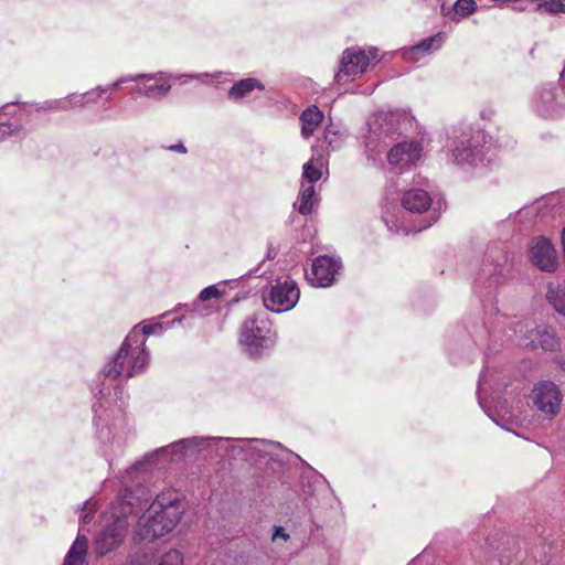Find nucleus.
<instances>
[{"label": "nucleus", "instance_id": "1", "mask_svg": "<svg viewBox=\"0 0 565 565\" xmlns=\"http://www.w3.org/2000/svg\"><path fill=\"white\" fill-rule=\"evenodd\" d=\"M149 359V352L143 348L142 334L130 331L94 381L92 391L95 398L93 404L95 426L99 441L111 450L110 452L107 449L104 450L109 468H113L111 455L120 451L125 445L124 433L121 430L114 433L111 427L121 428L125 422L124 411L128 404V395L124 386L116 381L128 380L143 373Z\"/></svg>", "mask_w": 565, "mask_h": 565}, {"label": "nucleus", "instance_id": "2", "mask_svg": "<svg viewBox=\"0 0 565 565\" xmlns=\"http://www.w3.org/2000/svg\"><path fill=\"white\" fill-rule=\"evenodd\" d=\"M150 500L151 494L142 484H137L134 489L125 487L111 503L107 523L95 539L97 555L104 556L121 544L127 534V516L146 508Z\"/></svg>", "mask_w": 565, "mask_h": 565}, {"label": "nucleus", "instance_id": "3", "mask_svg": "<svg viewBox=\"0 0 565 565\" xmlns=\"http://www.w3.org/2000/svg\"><path fill=\"white\" fill-rule=\"evenodd\" d=\"M185 507L175 491L159 493L136 525L134 537L149 542L171 532L184 514Z\"/></svg>", "mask_w": 565, "mask_h": 565}, {"label": "nucleus", "instance_id": "4", "mask_svg": "<svg viewBox=\"0 0 565 565\" xmlns=\"http://www.w3.org/2000/svg\"><path fill=\"white\" fill-rule=\"evenodd\" d=\"M413 117L405 110L379 111L369 122V135L365 138V154L373 163L380 161L386 147L413 127Z\"/></svg>", "mask_w": 565, "mask_h": 565}, {"label": "nucleus", "instance_id": "5", "mask_svg": "<svg viewBox=\"0 0 565 565\" xmlns=\"http://www.w3.org/2000/svg\"><path fill=\"white\" fill-rule=\"evenodd\" d=\"M446 160L462 168H477L490 164L493 154H489L487 136L483 131H454L446 142Z\"/></svg>", "mask_w": 565, "mask_h": 565}, {"label": "nucleus", "instance_id": "6", "mask_svg": "<svg viewBox=\"0 0 565 565\" xmlns=\"http://www.w3.org/2000/svg\"><path fill=\"white\" fill-rule=\"evenodd\" d=\"M42 110H70L66 98L46 100L43 104H29V103H8L0 107V121L12 126H17L14 131L3 132V140L9 137L15 139H23L28 130L25 128L30 118Z\"/></svg>", "mask_w": 565, "mask_h": 565}, {"label": "nucleus", "instance_id": "7", "mask_svg": "<svg viewBox=\"0 0 565 565\" xmlns=\"http://www.w3.org/2000/svg\"><path fill=\"white\" fill-rule=\"evenodd\" d=\"M382 56L375 46H351L340 55L334 73V83L343 85L360 78L370 67L375 66Z\"/></svg>", "mask_w": 565, "mask_h": 565}, {"label": "nucleus", "instance_id": "8", "mask_svg": "<svg viewBox=\"0 0 565 565\" xmlns=\"http://www.w3.org/2000/svg\"><path fill=\"white\" fill-rule=\"evenodd\" d=\"M276 342L271 326L264 315L248 317L241 328L239 343L252 358H259Z\"/></svg>", "mask_w": 565, "mask_h": 565}, {"label": "nucleus", "instance_id": "9", "mask_svg": "<svg viewBox=\"0 0 565 565\" xmlns=\"http://www.w3.org/2000/svg\"><path fill=\"white\" fill-rule=\"evenodd\" d=\"M218 439L226 441L216 447V456L236 458L248 457L268 458L275 460L279 457V451H282L279 443H274L267 439H234L218 437Z\"/></svg>", "mask_w": 565, "mask_h": 565}, {"label": "nucleus", "instance_id": "10", "mask_svg": "<svg viewBox=\"0 0 565 565\" xmlns=\"http://www.w3.org/2000/svg\"><path fill=\"white\" fill-rule=\"evenodd\" d=\"M530 108L539 118L557 120L565 115V85L546 83L537 86L530 99Z\"/></svg>", "mask_w": 565, "mask_h": 565}, {"label": "nucleus", "instance_id": "11", "mask_svg": "<svg viewBox=\"0 0 565 565\" xmlns=\"http://www.w3.org/2000/svg\"><path fill=\"white\" fill-rule=\"evenodd\" d=\"M300 298V289L295 280L277 281L267 294L263 295V302L267 310L282 313L291 310Z\"/></svg>", "mask_w": 565, "mask_h": 565}, {"label": "nucleus", "instance_id": "12", "mask_svg": "<svg viewBox=\"0 0 565 565\" xmlns=\"http://www.w3.org/2000/svg\"><path fill=\"white\" fill-rule=\"evenodd\" d=\"M531 398L536 409L547 419L558 415L563 396L559 387L552 381H541L532 390Z\"/></svg>", "mask_w": 565, "mask_h": 565}, {"label": "nucleus", "instance_id": "13", "mask_svg": "<svg viewBox=\"0 0 565 565\" xmlns=\"http://www.w3.org/2000/svg\"><path fill=\"white\" fill-rule=\"evenodd\" d=\"M171 78L172 75L163 72L135 74L134 92L140 97L160 100L170 93Z\"/></svg>", "mask_w": 565, "mask_h": 565}, {"label": "nucleus", "instance_id": "14", "mask_svg": "<svg viewBox=\"0 0 565 565\" xmlns=\"http://www.w3.org/2000/svg\"><path fill=\"white\" fill-rule=\"evenodd\" d=\"M342 268L341 259L328 255H321L312 260L310 271L306 273L308 282L317 288L331 287Z\"/></svg>", "mask_w": 565, "mask_h": 565}, {"label": "nucleus", "instance_id": "15", "mask_svg": "<svg viewBox=\"0 0 565 565\" xmlns=\"http://www.w3.org/2000/svg\"><path fill=\"white\" fill-rule=\"evenodd\" d=\"M513 257L503 250H492L483 262L482 271L494 285H501L512 277Z\"/></svg>", "mask_w": 565, "mask_h": 565}, {"label": "nucleus", "instance_id": "16", "mask_svg": "<svg viewBox=\"0 0 565 565\" xmlns=\"http://www.w3.org/2000/svg\"><path fill=\"white\" fill-rule=\"evenodd\" d=\"M422 153L423 147L418 141L397 142L388 150L387 161L393 169L403 171L415 166Z\"/></svg>", "mask_w": 565, "mask_h": 565}, {"label": "nucleus", "instance_id": "17", "mask_svg": "<svg viewBox=\"0 0 565 565\" xmlns=\"http://www.w3.org/2000/svg\"><path fill=\"white\" fill-rule=\"evenodd\" d=\"M531 262L543 271H554L558 265L557 252L546 237H536L530 247Z\"/></svg>", "mask_w": 565, "mask_h": 565}, {"label": "nucleus", "instance_id": "18", "mask_svg": "<svg viewBox=\"0 0 565 565\" xmlns=\"http://www.w3.org/2000/svg\"><path fill=\"white\" fill-rule=\"evenodd\" d=\"M521 344L525 348L544 351H555L558 348V341L551 327L537 326L520 337Z\"/></svg>", "mask_w": 565, "mask_h": 565}, {"label": "nucleus", "instance_id": "19", "mask_svg": "<svg viewBox=\"0 0 565 565\" xmlns=\"http://www.w3.org/2000/svg\"><path fill=\"white\" fill-rule=\"evenodd\" d=\"M228 282H236V279L227 281L223 280L217 284L205 287L201 290L198 296V299L189 305H184L189 312L196 313L200 317H207L211 315L212 310L209 305L205 302L212 299H218L223 297L226 292V286Z\"/></svg>", "mask_w": 565, "mask_h": 565}, {"label": "nucleus", "instance_id": "20", "mask_svg": "<svg viewBox=\"0 0 565 565\" xmlns=\"http://www.w3.org/2000/svg\"><path fill=\"white\" fill-rule=\"evenodd\" d=\"M433 199L429 192L422 188H412L402 193V207L413 214H423L429 211Z\"/></svg>", "mask_w": 565, "mask_h": 565}, {"label": "nucleus", "instance_id": "21", "mask_svg": "<svg viewBox=\"0 0 565 565\" xmlns=\"http://www.w3.org/2000/svg\"><path fill=\"white\" fill-rule=\"evenodd\" d=\"M443 40L444 38H425L419 43L403 49L402 56L405 61L417 62L439 50L443 46Z\"/></svg>", "mask_w": 565, "mask_h": 565}, {"label": "nucleus", "instance_id": "22", "mask_svg": "<svg viewBox=\"0 0 565 565\" xmlns=\"http://www.w3.org/2000/svg\"><path fill=\"white\" fill-rule=\"evenodd\" d=\"M225 441L213 436H192L178 440L177 446L186 447L189 454L194 451H210L216 454V447L224 444Z\"/></svg>", "mask_w": 565, "mask_h": 565}, {"label": "nucleus", "instance_id": "23", "mask_svg": "<svg viewBox=\"0 0 565 565\" xmlns=\"http://www.w3.org/2000/svg\"><path fill=\"white\" fill-rule=\"evenodd\" d=\"M255 89L264 90L265 85L257 78L248 77L235 82L227 92L230 100L238 102L248 97Z\"/></svg>", "mask_w": 565, "mask_h": 565}, {"label": "nucleus", "instance_id": "24", "mask_svg": "<svg viewBox=\"0 0 565 565\" xmlns=\"http://www.w3.org/2000/svg\"><path fill=\"white\" fill-rule=\"evenodd\" d=\"M382 220L386 224L388 231L393 233H403L407 235L413 231L404 225L403 212L396 205H390L388 203L383 205Z\"/></svg>", "mask_w": 565, "mask_h": 565}, {"label": "nucleus", "instance_id": "25", "mask_svg": "<svg viewBox=\"0 0 565 565\" xmlns=\"http://www.w3.org/2000/svg\"><path fill=\"white\" fill-rule=\"evenodd\" d=\"M440 10L445 18L459 21L475 13L478 4L475 0H456L451 7L443 4Z\"/></svg>", "mask_w": 565, "mask_h": 565}, {"label": "nucleus", "instance_id": "26", "mask_svg": "<svg viewBox=\"0 0 565 565\" xmlns=\"http://www.w3.org/2000/svg\"><path fill=\"white\" fill-rule=\"evenodd\" d=\"M87 553L88 540L79 534L68 550L63 565H88L86 559Z\"/></svg>", "mask_w": 565, "mask_h": 565}, {"label": "nucleus", "instance_id": "27", "mask_svg": "<svg viewBox=\"0 0 565 565\" xmlns=\"http://www.w3.org/2000/svg\"><path fill=\"white\" fill-rule=\"evenodd\" d=\"M319 202L318 194L313 184L301 183V189L298 196L297 210L301 215H309L317 207Z\"/></svg>", "mask_w": 565, "mask_h": 565}, {"label": "nucleus", "instance_id": "28", "mask_svg": "<svg viewBox=\"0 0 565 565\" xmlns=\"http://www.w3.org/2000/svg\"><path fill=\"white\" fill-rule=\"evenodd\" d=\"M323 119V114L317 106H311L302 111L300 115L301 121V136L305 139H308L312 136L315 130L321 124Z\"/></svg>", "mask_w": 565, "mask_h": 565}, {"label": "nucleus", "instance_id": "29", "mask_svg": "<svg viewBox=\"0 0 565 565\" xmlns=\"http://www.w3.org/2000/svg\"><path fill=\"white\" fill-rule=\"evenodd\" d=\"M177 444L178 441H174L168 446L157 449L152 455L148 456L147 459L160 455L164 457L167 461L182 460L189 454V450L186 447L177 446Z\"/></svg>", "mask_w": 565, "mask_h": 565}, {"label": "nucleus", "instance_id": "30", "mask_svg": "<svg viewBox=\"0 0 565 565\" xmlns=\"http://www.w3.org/2000/svg\"><path fill=\"white\" fill-rule=\"evenodd\" d=\"M535 4L536 12L551 15L565 14V0H530Z\"/></svg>", "mask_w": 565, "mask_h": 565}, {"label": "nucleus", "instance_id": "31", "mask_svg": "<svg viewBox=\"0 0 565 565\" xmlns=\"http://www.w3.org/2000/svg\"><path fill=\"white\" fill-rule=\"evenodd\" d=\"M323 139L330 150L334 151L341 148L344 141V134L333 127H327L323 134Z\"/></svg>", "mask_w": 565, "mask_h": 565}, {"label": "nucleus", "instance_id": "32", "mask_svg": "<svg viewBox=\"0 0 565 565\" xmlns=\"http://www.w3.org/2000/svg\"><path fill=\"white\" fill-rule=\"evenodd\" d=\"M162 329H163V326L159 322H156V323L143 324L142 328H140V324H137L130 331H137L138 333L142 334L143 348H146L147 337L151 335V334L159 333L162 331Z\"/></svg>", "mask_w": 565, "mask_h": 565}, {"label": "nucleus", "instance_id": "33", "mask_svg": "<svg viewBox=\"0 0 565 565\" xmlns=\"http://www.w3.org/2000/svg\"><path fill=\"white\" fill-rule=\"evenodd\" d=\"M302 177L307 182L306 184H313L321 178V170L316 168L311 161L303 164Z\"/></svg>", "mask_w": 565, "mask_h": 565}, {"label": "nucleus", "instance_id": "34", "mask_svg": "<svg viewBox=\"0 0 565 565\" xmlns=\"http://www.w3.org/2000/svg\"><path fill=\"white\" fill-rule=\"evenodd\" d=\"M146 466V460L138 461L130 466L124 475L120 476V483L126 486L129 480H135L137 478V473H139L142 468Z\"/></svg>", "mask_w": 565, "mask_h": 565}, {"label": "nucleus", "instance_id": "35", "mask_svg": "<svg viewBox=\"0 0 565 565\" xmlns=\"http://www.w3.org/2000/svg\"><path fill=\"white\" fill-rule=\"evenodd\" d=\"M135 81V74L134 75H122L118 77L115 82L107 85H102L104 89H107V93H109V96L107 99H111L113 93L117 89H119L124 84L134 83Z\"/></svg>", "mask_w": 565, "mask_h": 565}, {"label": "nucleus", "instance_id": "36", "mask_svg": "<svg viewBox=\"0 0 565 565\" xmlns=\"http://www.w3.org/2000/svg\"><path fill=\"white\" fill-rule=\"evenodd\" d=\"M83 511H84V513L81 515L79 532H78L77 536L79 534L83 535L82 532L84 531V525L92 520L93 514L95 512V505L93 503H90L89 501H86L84 503ZM84 536L87 539V536L85 534H84Z\"/></svg>", "mask_w": 565, "mask_h": 565}, {"label": "nucleus", "instance_id": "37", "mask_svg": "<svg viewBox=\"0 0 565 565\" xmlns=\"http://www.w3.org/2000/svg\"><path fill=\"white\" fill-rule=\"evenodd\" d=\"M105 93H107V89H104L102 85H98L95 88L83 93V96L85 97V105L96 104L99 99L103 98Z\"/></svg>", "mask_w": 565, "mask_h": 565}, {"label": "nucleus", "instance_id": "38", "mask_svg": "<svg viewBox=\"0 0 565 565\" xmlns=\"http://www.w3.org/2000/svg\"><path fill=\"white\" fill-rule=\"evenodd\" d=\"M70 109L81 108L85 106V97L83 94L73 93L65 97Z\"/></svg>", "mask_w": 565, "mask_h": 565}, {"label": "nucleus", "instance_id": "39", "mask_svg": "<svg viewBox=\"0 0 565 565\" xmlns=\"http://www.w3.org/2000/svg\"><path fill=\"white\" fill-rule=\"evenodd\" d=\"M221 73H217L215 75H212L213 77L217 78L220 77ZM211 75L209 73H196V74H182L175 76V78L180 79L182 83H188L191 79H202L204 77H210Z\"/></svg>", "mask_w": 565, "mask_h": 565}, {"label": "nucleus", "instance_id": "40", "mask_svg": "<svg viewBox=\"0 0 565 565\" xmlns=\"http://www.w3.org/2000/svg\"><path fill=\"white\" fill-rule=\"evenodd\" d=\"M437 220H438V215L435 212L429 213L424 218L423 223L420 224V226L416 231H423V230H426V228L430 227Z\"/></svg>", "mask_w": 565, "mask_h": 565}, {"label": "nucleus", "instance_id": "41", "mask_svg": "<svg viewBox=\"0 0 565 565\" xmlns=\"http://www.w3.org/2000/svg\"><path fill=\"white\" fill-rule=\"evenodd\" d=\"M282 539L284 541H287L289 539V534L286 533L285 529L282 526H275L274 533H273V540Z\"/></svg>", "mask_w": 565, "mask_h": 565}, {"label": "nucleus", "instance_id": "42", "mask_svg": "<svg viewBox=\"0 0 565 565\" xmlns=\"http://www.w3.org/2000/svg\"><path fill=\"white\" fill-rule=\"evenodd\" d=\"M479 404H480V406L483 408V411H484V413L488 415V417H489V418H491V419L494 422V424L500 425L501 427H503V428H504V429H507V430H511V428H510V427H508L505 424H501L497 417H494L492 414H490V413L488 412V409H486V407L483 406V404H482V402H481V399H480V398H479Z\"/></svg>", "mask_w": 565, "mask_h": 565}, {"label": "nucleus", "instance_id": "43", "mask_svg": "<svg viewBox=\"0 0 565 565\" xmlns=\"http://www.w3.org/2000/svg\"><path fill=\"white\" fill-rule=\"evenodd\" d=\"M12 127L13 128H10V125L8 126L7 124L0 121V142L3 141V132L12 130L14 131V128H17V126Z\"/></svg>", "mask_w": 565, "mask_h": 565}, {"label": "nucleus", "instance_id": "44", "mask_svg": "<svg viewBox=\"0 0 565 565\" xmlns=\"http://www.w3.org/2000/svg\"><path fill=\"white\" fill-rule=\"evenodd\" d=\"M265 263V260H262L257 267L254 269L248 270L244 276H262L263 273L259 274L262 265Z\"/></svg>", "mask_w": 565, "mask_h": 565}, {"label": "nucleus", "instance_id": "45", "mask_svg": "<svg viewBox=\"0 0 565 565\" xmlns=\"http://www.w3.org/2000/svg\"><path fill=\"white\" fill-rule=\"evenodd\" d=\"M169 150L174 151V152H179V153H185L186 152V148L181 142L177 143V145H173V146H170Z\"/></svg>", "mask_w": 565, "mask_h": 565}, {"label": "nucleus", "instance_id": "46", "mask_svg": "<svg viewBox=\"0 0 565 565\" xmlns=\"http://www.w3.org/2000/svg\"><path fill=\"white\" fill-rule=\"evenodd\" d=\"M492 115L493 110L491 108L481 111V117L484 119H490Z\"/></svg>", "mask_w": 565, "mask_h": 565}, {"label": "nucleus", "instance_id": "47", "mask_svg": "<svg viewBox=\"0 0 565 565\" xmlns=\"http://www.w3.org/2000/svg\"><path fill=\"white\" fill-rule=\"evenodd\" d=\"M276 256V253L274 249L269 248L266 255L267 259H273Z\"/></svg>", "mask_w": 565, "mask_h": 565}, {"label": "nucleus", "instance_id": "48", "mask_svg": "<svg viewBox=\"0 0 565 565\" xmlns=\"http://www.w3.org/2000/svg\"><path fill=\"white\" fill-rule=\"evenodd\" d=\"M522 329H523V327L518 324L516 328L513 330V332L514 333L522 332Z\"/></svg>", "mask_w": 565, "mask_h": 565}, {"label": "nucleus", "instance_id": "49", "mask_svg": "<svg viewBox=\"0 0 565 565\" xmlns=\"http://www.w3.org/2000/svg\"><path fill=\"white\" fill-rule=\"evenodd\" d=\"M108 96H109V93H105V94H104V96H103V98H105L106 100H108V99H107V97H108Z\"/></svg>", "mask_w": 565, "mask_h": 565}, {"label": "nucleus", "instance_id": "50", "mask_svg": "<svg viewBox=\"0 0 565 565\" xmlns=\"http://www.w3.org/2000/svg\"><path fill=\"white\" fill-rule=\"evenodd\" d=\"M561 365H562V369L565 371V362H563Z\"/></svg>", "mask_w": 565, "mask_h": 565}]
</instances>
